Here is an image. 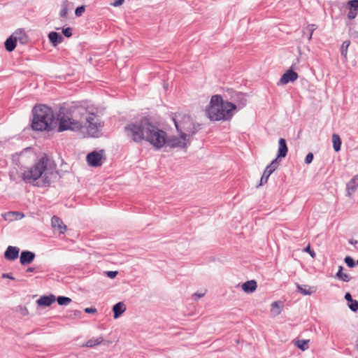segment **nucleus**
Segmentation results:
<instances>
[{
	"mask_svg": "<svg viewBox=\"0 0 358 358\" xmlns=\"http://www.w3.org/2000/svg\"><path fill=\"white\" fill-rule=\"evenodd\" d=\"M57 177L55 164L45 155L26 168L22 174V178L25 182L39 187L50 185Z\"/></svg>",
	"mask_w": 358,
	"mask_h": 358,
	"instance_id": "1",
	"label": "nucleus"
},
{
	"mask_svg": "<svg viewBox=\"0 0 358 358\" xmlns=\"http://www.w3.org/2000/svg\"><path fill=\"white\" fill-rule=\"evenodd\" d=\"M86 108L82 106H71L62 108L57 115L58 131L71 130L80 131L82 129V122Z\"/></svg>",
	"mask_w": 358,
	"mask_h": 358,
	"instance_id": "2",
	"label": "nucleus"
},
{
	"mask_svg": "<svg viewBox=\"0 0 358 358\" xmlns=\"http://www.w3.org/2000/svg\"><path fill=\"white\" fill-rule=\"evenodd\" d=\"M236 106L224 101L220 95H213L206 108V115L212 121H227L234 116Z\"/></svg>",
	"mask_w": 358,
	"mask_h": 358,
	"instance_id": "3",
	"label": "nucleus"
},
{
	"mask_svg": "<svg viewBox=\"0 0 358 358\" xmlns=\"http://www.w3.org/2000/svg\"><path fill=\"white\" fill-rule=\"evenodd\" d=\"M34 117L32 128L37 131L52 130L57 122L55 117L52 110L45 105L35 106L34 108Z\"/></svg>",
	"mask_w": 358,
	"mask_h": 358,
	"instance_id": "4",
	"label": "nucleus"
},
{
	"mask_svg": "<svg viewBox=\"0 0 358 358\" xmlns=\"http://www.w3.org/2000/svg\"><path fill=\"white\" fill-rule=\"evenodd\" d=\"M173 121L178 132L189 138L199 129L200 125L196 123L189 115L182 112L175 113Z\"/></svg>",
	"mask_w": 358,
	"mask_h": 358,
	"instance_id": "5",
	"label": "nucleus"
},
{
	"mask_svg": "<svg viewBox=\"0 0 358 358\" xmlns=\"http://www.w3.org/2000/svg\"><path fill=\"white\" fill-rule=\"evenodd\" d=\"M103 126L99 117L94 113H88L84 115L83 122H82V129L80 132L85 136L90 137H97Z\"/></svg>",
	"mask_w": 358,
	"mask_h": 358,
	"instance_id": "6",
	"label": "nucleus"
},
{
	"mask_svg": "<svg viewBox=\"0 0 358 358\" xmlns=\"http://www.w3.org/2000/svg\"><path fill=\"white\" fill-rule=\"evenodd\" d=\"M144 140L149 142L155 148L159 149L166 145V134L164 131L151 124L150 122L145 127Z\"/></svg>",
	"mask_w": 358,
	"mask_h": 358,
	"instance_id": "7",
	"label": "nucleus"
},
{
	"mask_svg": "<svg viewBox=\"0 0 358 358\" xmlns=\"http://www.w3.org/2000/svg\"><path fill=\"white\" fill-rule=\"evenodd\" d=\"M149 121L143 119L138 122H131L124 127V132L127 137L134 142L139 143L144 140L145 136V127Z\"/></svg>",
	"mask_w": 358,
	"mask_h": 358,
	"instance_id": "8",
	"label": "nucleus"
},
{
	"mask_svg": "<svg viewBox=\"0 0 358 358\" xmlns=\"http://www.w3.org/2000/svg\"><path fill=\"white\" fill-rule=\"evenodd\" d=\"M189 143V137L184 135L182 134H180V136H173L169 138H166V145L169 146L170 148H185L187 146V144Z\"/></svg>",
	"mask_w": 358,
	"mask_h": 358,
	"instance_id": "9",
	"label": "nucleus"
},
{
	"mask_svg": "<svg viewBox=\"0 0 358 358\" xmlns=\"http://www.w3.org/2000/svg\"><path fill=\"white\" fill-rule=\"evenodd\" d=\"M87 164L90 166L99 167L101 166L105 160L103 150L93 151L90 152L86 157Z\"/></svg>",
	"mask_w": 358,
	"mask_h": 358,
	"instance_id": "10",
	"label": "nucleus"
},
{
	"mask_svg": "<svg viewBox=\"0 0 358 358\" xmlns=\"http://www.w3.org/2000/svg\"><path fill=\"white\" fill-rule=\"evenodd\" d=\"M279 163L277 159L273 160L271 163L266 168L260 180V185L267 182L269 176L278 168Z\"/></svg>",
	"mask_w": 358,
	"mask_h": 358,
	"instance_id": "11",
	"label": "nucleus"
},
{
	"mask_svg": "<svg viewBox=\"0 0 358 358\" xmlns=\"http://www.w3.org/2000/svg\"><path fill=\"white\" fill-rule=\"evenodd\" d=\"M299 76L297 73L294 72L292 69L287 71L281 77L279 81L280 85H286L289 82H294Z\"/></svg>",
	"mask_w": 358,
	"mask_h": 358,
	"instance_id": "12",
	"label": "nucleus"
},
{
	"mask_svg": "<svg viewBox=\"0 0 358 358\" xmlns=\"http://www.w3.org/2000/svg\"><path fill=\"white\" fill-rule=\"evenodd\" d=\"M51 224L53 229L57 230L59 234H64L66 230V226L64 224L62 220L57 216L52 217Z\"/></svg>",
	"mask_w": 358,
	"mask_h": 358,
	"instance_id": "13",
	"label": "nucleus"
},
{
	"mask_svg": "<svg viewBox=\"0 0 358 358\" xmlns=\"http://www.w3.org/2000/svg\"><path fill=\"white\" fill-rule=\"evenodd\" d=\"M358 187V174L355 176L346 185L347 196H351Z\"/></svg>",
	"mask_w": 358,
	"mask_h": 358,
	"instance_id": "14",
	"label": "nucleus"
},
{
	"mask_svg": "<svg viewBox=\"0 0 358 358\" xmlns=\"http://www.w3.org/2000/svg\"><path fill=\"white\" fill-rule=\"evenodd\" d=\"M349 12L348 17L350 20H353L356 17L358 13V0H351L348 1Z\"/></svg>",
	"mask_w": 358,
	"mask_h": 358,
	"instance_id": "15",
	"label": "nucleus"
},
{
	"mask_svg": "<svg viewBox=\"0 0 358 358\" xmlns=\"http://www.w3.org/2000/svg\"><path fill=\"white\" fill-rule=\"evenodd\" d=\"M34 258V253L29 251H23L21 252L20 262L22 265L29 264L33 262Z\"/></svg>",
	"mask_w": 358,
	"mask_h": 358,
	"instance_id": "16",
	"label": "nucleus"
},
{
	"mask_svg": "<svg viewBox=\"0 0 358 358\" xmlns=\"http://www.w3.org/2000/svg\"><path fill=\"white\" fill-rule=\"evenodd\" d=\"M288 152L286 141L284 138H280L278 141V158L285 157Z\"/></svg>",
	"mask_w": 358,
	"mask_h": 358,
	"instance_id": "17",
	"label": "nucleus"
},
{
	"mask_svg": "<svg viewBox=\"0 0 358 358\" xmlns=\"http://www.w3.org/2000/svg\"><path fill=\"white\" fill-rule=\"evenodd\" d=\"M19 251L16 247L8 246L4 254L5 258L8 260H14L17 258Z\"/></svg>",
	"mask_w": 358,
	"mask_h": 358,
	"instance_id": "18",
	"label": "nucleus"
},
{
	"mask_svg": "<svg viewBox=\"0 0 358 358\" xmlns=\"http://www.w3.org/2000/svg\"><path fill=\"white\" fill-rule=\"evenodd\" d=\"M3 217L7 221H13L20 220L24 217V214L17 211H10L3 215Z\"/></svg>",
	"mask_w": 358,
	"mask_h": 358,
	"instance_id": "19",
	"label": "nucleus"
},
{
	"mask_svg": "<svg viewBox=\"0 0 358 358\" xmlns=\"http://www.w3.org/2000/svg\"><path fill=\"white\" fill-rule=\"evenodd\" d=\"M55 301L54 295L43 296L37 300V303L41 306H49Z\"/></svg>",
	"mask_w": 358,
	"mask_h": 358,
	"instance_id": "20",
	"label": "nucleus"
},
{
	"mask_svg": "<svg viewBox=\"0 0 358 358\" xmlns=\"http://www.w3.org/2000/svg\"><path fill=\"white\" fill-rule=\"evenodd\" d=\"M241 287L245 293H252L256 290L257 285L256 281L249 280L244 282Z\"/></svg>",
	"mask_w": 358,
	"mask_h": 358,
	"instance_id": "21",
	"label": "nucleus"
},
{
	"mask_svg": "<svg viewBox=\"0 0 358 358\" xmlns=\"http://www.w3.org/2000/svg\"><path fill=\"white\" fill-rule=\"evenodd\" d=\"M113 317L117 319L126 310V306L123 302H119L113 306Z\"/></svg>",
	"mask_w": 358,
	"mask_h": 358,
	"instance_id": "22",
	"label": "nucleus"
},
{
	"mask_svg": "<svg viewBox=\"0 0 358 358\" xmlns=\"http://www.w3.org/2000/svg\"><path fill=\"white\" fill-rule=\"evenodd\" d=\"M13 37L15 38L17 41L22 44H25L28 41V37L24 33V31L22 29H18L15 31L13 34Z\"/></svg>",
	"mask_w": 358,
	"mask_h": 358,
	"instance_id": "23",
	"label": "nucleus"
},
{
	"mask_svg": "<svg viewBox=\"0 0 358 358\" xmlns=\"http://www.w3.org/2000/svg\"><path fill=\"white\" fill-rule=\"evenodd\" d=\"M283 308V303L280 301L271 303V313L274 316L278 315Z\"/></svg>",
	"mask_w": 358,
	"mask_h": 358,
	"instance_id": "24",
	"label": "nucleus"
},
{
	"mask_svg": "<svg viewBox=\"0 0 358 358\" xmlns=\"http://www.w3.org/2000/svg\"><path fill=\"white\" fill-rule=\"evenodd\" d=\"M103 338L99 336L97 338H92L88 340L85 343L83 344V347L93 348L100 345L103 342Z\"/></svg>",
	"mask_w": 358,
	"mask_h": 358,
	"instance_id": "25",
	"label": "nucleus"
},
{
	"mask_svg": "<svg viewBox=\"0 0 358 358\" xmlns=\"http://www.w3.org/2000/svg\"><path fill=\"white\" fill-rule=\"evenodd\" d=\"M48 37L54 46H56L58 43H60L63 40L62 36L55 31L50 32L48 35Z\"/></svg>",
	"mask_w": 358,
	"mask_h": 358,
	"instance_id": "26",
	"label": "nucleus"
},
{
	"mask_svg": "<svg viewBox=\"0 0 358 358\" xmlns=\"http://www.w3.org/2000/svg\"><path fill=\"white\" fill-rule=\"evenodd\" d=\"M298 290L303 294V295H310L313 292H315V289L314 287H310L308 285H297Z\"/></svg>",
	"mask_w": 358,
	"mask_h": 358,
	"instance_id": "27",
	"label": "nucleus"
},
{
	"mask_svg": "<svg viewBox=\"0 0 358 358\" xmlns=\"http://www.w3.org/2000/svg\"><path fill=\"white\" fill-rule=\"evenodd\" d=\"M16 42L17 41L12 34L5 42L6 49L9 52L13 51L16 46Z\"/></svg>",
	"mask_w": 358,
	"mask_h": 358,
	"instance_id": "28",
	"label": "nucleus"
},
{
	"mask_svg": "<svg viewBox=\"0 0 358 358\" xmlns=\"http://www.w3.org/2000/svg\"><path fill=\"white\" fill-rule=\"evenodd\" d=\"M332 143L334 150L338 152L341 146V140L338 134H334L332 135Z\"/></svg>",
	"mask_w": 358,
	"mask_h": 358,
	"instance_id": "29",
	"label": "nucleus"
},
{
	"mask_svg": "<svg viewBox=\"0 0 358 358\" xmlns=\"http://www.w3.org/2000/svg\"><path fill=\"white\" fill-rule=\"evenodd\" d=\"M309 340H296L294 341V345L295 346H296L298 348H299L300 350H301L302 351H305L307 349H308L309 346H308V343H309Z\"/></svg>",
	"mask_w": 358,
	"mask_h": 358,
	"instance_id": "30",
	"label": "nucleus"
},
{
	"mask_svg": "<svg viewBox=\"0 0 358 358\" xmlns=\"http://www.w3.org/2000/svg\"><path fill=\"white\" fill-rule=\"evenodd\" d=\"M336 278H338L339 280L344 281V282H349L351 279L350 275L347 273H345L343 272V266H340L338 267V271L336 273Z\"/></svg>",
	"mask_w": 358,
	"mask_h": 358,
	"instance_id": "31",
	"label": "nucleus"
},
{
	"mask_svg": "<svg viewBox=\"0 0 358 358\" xmlns=\"http://www.w3.org/2000/svg\"><path fill=\"white\" fill-rule=\"evenodd\" d=\"M350 41H345L343 43L341 46V55L344 56L345 58H347L348 55V49L350 45Z\"/></svg>",
	"mask_w": 358,
	"mask_h": 358,
	"instance_id": "32",
	"label": "nucleus"
},
{
	"mask_svg": "<svg viewBox=\"0 0 358 358\" xmlns=\"http://www.w3.org/2000/svg\"><path fill=\"white\" fill-rule=\"evenodd\" d=\"M57 301L59 305L63 306V305H67L69 303H71V299L70 298L66 297V296H59V297H57Z\"/></svg>",
	"mask_w": 358,
	"mask_h": 358,
	"instance_id": "33",
	"label": "nucleus"
},
{
	"mask_svg": "<svg viewBox=\"0 0 358 358\" xmlns=\"http://www.w3.org/2000/svg\"><path fill=\"white\" fill-rule=\"evenodd\" d=\"M348 306L354 312H356L358 310V301L357 300L352 299L351 301L348 303Z\"/></svg>",
	"mask_w": 358,
	"mask_h": 358,
	"instance_id": "34",
	"label": "nucleus"
},
{
	"mask_svg": "<svg viewBox=\"0 0 358 358\" xmlns=\"http://www.w3.org/2000/svg\"><path fill=\"white\" fill-rule=\"evenodd\" d=\"M315 24H309L307 27V29L308 30L309 32V36L308 37V41H310L312 39L313 34L315 29Z\"/></svg>",
	"mask_w": 358,
	"mask_h": 358,
	"instance_id": "35",
	"label": "nucleus"
},
{
	"mask_svg": "<svg viewBox=\"0 0 358 358\" xmlns=\"http://www.w3.org/2000/svg\"><path fill=\"white\" fill-rule=\"evenodd\" d=\"M85 8L84 6H79L76 9L75 14L76 16H81L85 12Z\"/></svg>",
	"mask_w": 358,
	"mask_h": 358,
	"instance_id": "36",
	"label": "nucleus"
},
{
	"mask_svg": "<svg viewBox=\"0 0 358 358\" xmlns=\"http://www.w3.org/2000/svg\"><path fill=\"white\" fill-rule=\"evenodd\" d=\"M345 262L347 264V265L349 267L352 268L355 266V262H354L353 259L349 256H348L345 258Z\"/></svg>",
	"mask_w": 358,
	"mask_h": 358,
	"instance_id": "37",
	"label": "nucleus"
},
{
	"mask_svg": "<svg viewBox=\"0 0 358 358\" xmlns=\"http://www.w3.org/2000/svg\"><path fill=\"white\" fill-rule=\"evenodd\" d=\"M68 13V6L66 3L63 5V7L60 11V16L62 17H65Z\"/></svg>",
	"mask_w": 358,
	"mask_h": 358,
	"instance_id": "38",
	"label": "nucleus"
},
{
	"mask_svg": "<svg viewBox=\"0 0 358 358\" xmlns=\"http://www.w3.org/2000/svg\"><path fill=\"white\" fill-rule=\"evenodd\" d=\"M303 251H304V252H306L309 253V254H310V255L313 258H315V257L316 254H315V252L313 250H312L310 249V245H308L307 247H306V248L303 249Z\"/></svg>",
	"mask_w": 358,
	"mask_h": 358,
	"instance_id": "39",
	"label": "nucleus"
},
{
	"mask_svg": "<svg viewBox=\"0 0 358 358\" xmlns=\"http://www.w3.org/2000/svg\"><path fill=\"white\" fill-rule=\"evenodd\" d=\"M313 154L312 152H309L305 159V162L308 164H310L313 160Z\"/></svg>",
	"mask_w": 358,
	"mask_h": 358,
	"instance_id": "40",
	"label": "nucleus"
},
{
	"mask_svg": "<svg viewBox=\"0 0 358 358\" xmlns=\"http://www.w3.org/2000/svg\"><path fill=\"white\" fill-rule=\"evenodd\" d=\"M62 32L66 37H70L72 35V30L69 27L64 29Z\"/></svg>",
	"mask_w": 358,
	"mask_h": 358,
	"instance_id": "41",
	"label": "nucleus"
},
{
	"mask_svg": "<svg viewBox=\"0 0 358 358\" xmlns=\"http://www.w3.org/2000/svg\"><path fill=\"white\" fill-rule=\"evenodd\" d=\"M124 0H114L113 3H110L111 6L114 7H117L123 4Z\"/></svg>",
	"mask_w": 358,
	"mask_h": 358,
	"instance_id": "42",
	"label": "nucleus"
},
{
	"mask_svg": "<svg viewBox=\"0 0 358 358\" xmlns=\"http://www.w3.org/2000/svg\"><path fill=\"white\" fill-rule=\"evenodd\" d=\"M117 271H108L107 272V275L110 278H114L117 276Z\"/></svg>",
	"mask_w": 358,
	"mask_h": 358,
	"instance_id": "43",
	"label": "nucleus"
},
{
	"mask_svg": "<svg viewBox=\"0 0 358 358\" xmlns=\"http://www.w3.org/2000/svg\"><path fill=\"white\" fill-rule=\"evenodd\" d=\"M85 312L87 313H95L96 312V309L93 308H86L85 309Z\"/></svg>",
	"mask_w": 358,
	"mask_h": 358,
	"instance_id": "44",
	"label": "nucleus"
},
{
	"mask_svg": "<svg viewBox=\"0 0 358 358\" xmlns=\"http://www.w3.org/2000/svg\"><path fill=\"white\" fill-rule=\"evenodd\" d=\"M345 299L348 301V303L352 300V296L349 292H347L345 295Z\"/></svg>",
	"mask_w": 358,
	"mask_h": 358,
	"instance_id": "45",
	"label": "nucleus"
},
{
	"mask_svg": "<svg viewBox=\"0 0 358 358\" xmlns=\"http://www.w3.org/2000/svg\"><path fill=\"white\" fill-rule=\"evenodd\" d=\"M2 278H9V279H11V280H14V278L10 273H3L2 274Z\"/></svg>",
	"mask_w": 358,
	"mask_h": 358,
	"instance_id": "46",
	"label": "nucleus"
},
{
	"mask_svg": "<svg viewBox=\"0 0 358 358\" xmlns=\"http://www.w3.org/2000/svg\"><path fill=\"white\" fill-rule=\"evenodd\" d=\"M206 294V292H196L194 294V296H197V298H201L202 296H203Z\"/></svg>",
	"mask_w": 358,
	"mask_h": 358,
	"instance_id": "47",
	"label": "nucleus"
},
{
	"mask_svg": "<svg viewBox=\"0 0 358 358\" xmlns=\"http://www.w3.org/2000/svg\"><path fill=\"white\" fill-rule=\"evenodd\" d=\"M34 269L35 268H33V267H29V268H27V272H33L34 271Z\"/></svg>",
	"mask_w": 358,
	"mask_h": 358,
	"instance_id": "48",
	"label": "nucleus"
},
{
	"mask_svg": "<svg viewBox=\"0 0 358 358\" xmlns=\"http://www.w3.org/2000/svg\"><path fill=\"white\" fill-rule=\"evenodd\" d=\"M357 264H358V259H357Z\"/></svg>",
	"mask_w": 358,
	"mask_h": 358,
	"instance_id": "49",
	"label": "nucleus"
}]
</instances>
